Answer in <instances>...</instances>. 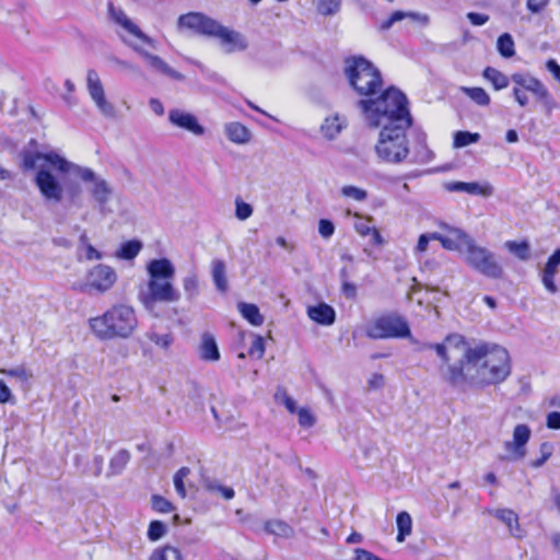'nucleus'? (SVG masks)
Segmentation results:
<instances>
[{
	"instance_id": "1",
	"label": "nucleus",
	"mask_w": 560,
	"mask_h": 560,
	"mask_svg": "<svg viewBox=\"0 0 560 560\" xmlns=\"http://www.w3.org/2000/svg\"><path fill=\"white\" fill-rule=\"evenodd\" d=\"M465 361L474 370V383L478 387L499 385L512 372L508 350L495 343L480 342L466 348Z\"/></svg>"
},
{
	"instance_id": "2",
	"label": "nucleus",
	"mask_w": 560,
	"mask_h": 560,
	"mask_svg": "<svg viewBox=\"0 0 560 560\" xmlns=\"http://www.w3.org/2000/svg\"><path fill=\"white\" fill-rule=\"evenodd\" d=\"M355 105L373 128L396 125L412 126L413 119L408 108V98L396 86L383 90L376 97L360 98Z\"/></svg>"
},
{
	"instance_id": "3",
	"label": "nucleus",
	"mask_w": 560,
	"mask_h": 560,
	"mask_svg": "<svg viewBox=\"0 0 560 560\" xmlns=\"http://www.w3.org/2000/svg\"><path fill=\"white\" fill-rule=\"evenodd\" d=\"M149 276L145 290L139 292V300L145 310L152 312L156 304L174 303L180 293L172 283L175 267L168 258L152 259L147 264Z\"/></svg>"
},
{
	"instance_id": "4",
	"label": "nucleus",
	"mask_w": 560,
	"mask_h": 560,
	"mask_svg": "<svg viewBox=\"0 0 560 560\" xmlns=\"http://www.w3.org/2000/svg\"><path fill=\"white\" fill-rule=\"evenodd\" d=\"M177 27L179 30H190L197 35L220 39L221 44L225 46V52L228 54L243 51L248 46L241 33L223 26L217 20L201 12L182 14L177 20Z\"/></svg>"
},
{
	"instance_id": "5",
	"label": "nucleus",
	"mask_w": 560,
	"mask_h": 560,
	"mask_svg": "<svg viewBox=\"0 0 560 560\" xmlns=\"http://www.w3.org/2000/svg\"><path fill=\"white\" fill-rule=\"evenodd\" d=\"M90 328L100 340L129 338L138 326L135 310L126 304H117L103 315L90 318Z\"/></svg>"
},
{
	"instance_id": "6",
	"label": "nucleus",
	"mask_w": 560,
	"mask_h": 560,
	"mask_svg": "<svg viewBox=\"0 0 560 560\" xmlns=\"http://www.w3.org/2000/svg\"><path fill=\"white\" fill-rule=\"evenodd\" d=\"M345 77L349 86L361 97L376 96L383 88L381 71L364 56H352L345 60Z\"/></svg>"
},
{
	"instance_id": "7",
	"label": "nucleus",
	"mask_w": 560,
	"mask_h": 560,
	"mask_svg": "<svg viewBox=\"0 0 560 560\" xmlns=\"http://www.w3.org/2000/svg\"><path fill=\"white\" fill-rule=\"evenodd\" d=\"M464 246V260L466 265L476 272L489 278L501 279L504 275L503 267L497 260V255L487 247L480 246L465 231L451 229Z\"/></svg>"
},
{
	"instance_id": "8",
	"label": "nucleus",
	"mask_w": 560,
	"mask_h": 560,
	"mask_svg": "<svg viewBox=\"0 0 560 560\" xmlns=\"http://www.w3.org/2000/svg\"><path fill=\"white\" fill-rule=\"evenodd\" d=\"M410 127L405 125L382 127L375 145V152L381 161L390 164H400L407 161L410 148L406 131Z\"/></svg>"
},
{
	"instance_id": "9",
	"label": "nucleus",
	"mask_w": 560,
	"mask_h": 560,
	"mask_svg": "<svg viewBox=\"0 0 560 560\" xmlns=\"http://www.w3.org/2000/svg\"><path fill=\"white\" fill-rule=\"evenodd\" d=\"M34 183L42 197L48 202L59 203L63 198L65 191L69 200L75 202L82 194V188L78 183H68L65 188L61 182L45 167H40L37 171Z\"/></svg>"
},
{
	"instance_id": "10",
	"label": "nucleus",
	"mask_w": 560,
	"mask_h": 560,
	"mask_svg": "<svg viewBox=\"0 0 560 560\" xmlns=\"http://www.w3.org/2000/svg\"><path fill=\"white\" fill-rule=\"evenodd\" d=\"M370 339L406 338L410 336L407 320L396 314L383 315L376 318L365 329Z\"/></svg>"
},
{
	"instance_id": "11",
	"label": "nucleus",
	"mask_w": 560,
	"mask_h": 560,
	"mask_svg": "<svg viewBox=\"0 0 560 560\" xmlns=\"http://www.w3.org/2000/svg\"><path fill=\"white\" fill-rule=\"evenodd\" d=\"M67 174H71L84 183H92L93 187L90 192L101 207L110 200L114 192L112 186L104 178L97 176L92 168L70 162Z\"/></svg>"
},
{
	"instance_id": "12",
	"label": "nucleus",
	"mask_w": 560,
	"mask_h": 560,
	"mask_svg": "<svg viewBox=\"0 0 560 560\" xmlns=\"http://www.w3.org/2000/svg\"><path fill=\"white\" fill-rule=\"evenodd\" d=\"M86 88L91 98L102 115L107 118H114L116 116L115 106L106 100L103 83L97 72L93 69L88 71Z\"/></svg>"
},
{
	"instance_id": "13",
	"label": "nucleus",
	"mask_w": 560,
	"mask_h": 560,
	"mask_svg": "<svg viewBox=\"0 0 560 560\" xmlns=\"http://www.w3.org/2000/svg\"><path fill=\"white\" fill-rule=\"evenodd\" d=\"M440 372L443 381L452 387H460L464 384L475 386L474 370H470L469 363H466L465 354L458 362L441 366Z\"/></svg>"
},
{
	"instance_id": "14",
	"label": "nucleus",
	"mask_w": 560,
	"mask_h": 560,
	"mask_svg": "<svg viewBox=\"0 0 560 560\" xmlns=\"http://www.w3.org/2000/svg\"><path fill=\"white\" fill-rule=\"evenodd\" d=\"M39 160L46 161L49 165H51L56 171L61 174H67L69 171L70 161L59 155L55 151H50L47 153L43 152H31L24 151L22 152V167L24 171L35 170L37 162Z\"/></svg>"
},
{
	"instance_id": "15",
	"label": "nucleus",
	"mask_w": 560,
	"mask_h": 560,
	"mask_svg": "<svg viewBox=\"0 0 560 560\" xmlns=\"http://www.w3.org/2000/svg\"><path fill=\"white\" fill-rule=\"evenodd\" d=\"M116 281L117 273L115 269L108 265L98 264L89 271L85 287L98 293H105L114 287Z\"/></svg>"
},
{
	"instance_id": "16",
	"label": "nucleus",
	"mask_w": 560,
	"mask_h": 560,
	"mask_svg": "<svg viewBox=\"0 0 560 560\" xmlns=\"http://www.w3.org/2000/svg\"><path fill=\"white\" fill-rule=\"evenodd\" d=\"M511 80L518 88L532 92L536 97L541 101L549 109L552 105V98L548 89L541 83L540 80L534 77L525 75L523 73H513Z\"/></svg>"
},
{
	"instance_id": "17",
	"label": "nucleus",
	"mask_w": 560,
	"mask_h": 560,
	"mask_svg": "<svg viewBox=\"0 0 560 560\" xmlns=\"http://www.w3.org/2000/svg\"><path fill=\"white\" fill-rule=\"evenodd\" d=\"M108 13L110 19L120 25L126 32H128L130 35L137 37L138 39L142 40L143 43L148 44L150 47L155 48L156 42L144 34L138 25H136L121 10L120 8H115L112 2L108 3Z\"/></svg>"
},
{
	"instance_id": "18",
	"label": "nucleus",
	"mask_w": 560,
	"mask_h": 560,
	"mask_svg": "<svg viewBox=\"0 0 560 560\" xmlns=\"http://www.w3.org/2000/svg\"><path fill=\"white\" fill-rule=\"evenodd\" d=\"M168 120L173 126L189 131L195 136H202L205 133V128L199 124L194 114L174 108L168 112Z\"/></svg>"
},
{
	"instance_id": "19",
	"label": "nucleus",
	"mask_w": 560,
	"mask_h": 560,
	"mask_svg": "<svg viewBox=\"0 0 560 560\" xmlns=\"http://www.w3.org/2000/svg\"><path fill=\"white\" fill-rule=\"evenodd\" d=\"M530 438L527 424H517L513 430V441H506L504 447L513 454V459H522L526 455V444Z\"/></svg>"
},
{
	"instance_id": "20",
	"label": "nucleus",
	"mask_w": 560,
	"mask_h": 560,
	"mask_svg": "<svg viewBox=\"0 0 560 560\" xmlns=\"http://www.w3.org/2000/svg\"><path fill=\"white\" fill-rule=\"evenodd\" d=\"M122 40L128 44L130 47H132L133 50H136L137 52H139L144 59L145 61L148 62V65L150 67H152L153 69H155L156 71H159L160 73L164 74V75H167L174 80H177V81H182L184 80V75L174 70L173 68H171L162 58H160L159 56L156 55H152L145 50H143L142 48H140L139 46L137 45H133L132 43L128 42L127 39H125L122 37Z\"/></svg>"
},
{
	"instance_id": "21",
	"label": "nucleus",
	"mask_w": 560,
	"mask_h": 560,
	"mask_svg": "<svg viewBox=\"0 0 560 560\" xmlns=\"http://www.w3.org/2000/svg\"><path fill=\"white\" fill-rule=\"evenodd\" d=\"M415 141L411 158L408 162L412 164L431 162L434 159V152L428 147L427 135L423 131H418Z\"/></svg>"
},
{
	"instance_id": "22",
	"label": "nucleus",
	"mask_w": 560,
	"mask_h": 560,
	"mask_svg": "<svg viewBox=\"0 0 560 560\" xmlns=\"http://www.w3.org/2000/svg\"><path fill=\"white\" fill-rule=\"evenodd\" d=\"M307 315L312 320L324 326H330L336 320V312L334 307L326 303L308 306Z\"/></svg>"
},
{
	"instance_id": "23",
	"label": "nucleus",
	"mask_w": 560,
	"mask_h": 560,
	"mask_svg": "<svg viewBox=\"0 0 560 560\" xmlns=\"http://www.w3.org/2000/svg\"><path fill=\"white\" fill-rule=\"evenodd\" d=\"M444 188L451 192H467L469 195L490 196L492 194V188L490 186L481 187L475 182H448L444 184Z\"/></svg>"
},
{
	"instance_id": "24",
	"label": "nucleus",
	"mask_w": 560,
	"mask_h": 560,
	"mask_svg": "<svg viewBox=\"0 0 560 560\" xmlns=\"http://www.w3.org/2000/svg\"><path fill=\"white\" fill-rule=\"evenodd\" d=\"M199 357L203 361L215 362L220 360V351L212 334L203 332L199 346Z\"/></svg>"
},
{
	"instance_id": "25",
	"label": "nucleus",
	"mask_w": 560,
	"mask_h": 560,
	"mask_svg": "<svg viewBox=\"0 0 560 560\" xmlns=\"http://www.w3.org/2000/svg\"><path fill=\"white\" fill-rule=\"evenodd\" d=\"M494 516L506 525L512 536L516 538H521L523 536V532L518 524V516L514 511L510 509H499L494 512Z\"/></svg>"
},
{
	"instance_id": "26",
	"label": "nucleus",
	"mask_w": 560,
	"mask_h": 560,
	"mask_svg": "<svg viewBox=\"0 0 560 560\" xmlns=\"http://www.w3.org/2000/svg\"><path fill=\"white\" fill-rule=\"evenodd\" d=\"M211 277L215 289L220 293H226L229 290V282L226 279V266L221 259H214L211 264Z\"/></svg>"
},
{
	"instance_id": "27",
	"label": "nucleus",
	"mask_w": 560,
	"mask_h": 560,
	"mask_svg": "<svg viewBox=\"0 0 560 560\" xmlns=\"http://www.w3.org/2000/svg\"><path fill=\"white\" fill-rule=\"evenodd\" d=\"M130 458H131V454L128 450H125V448L119 450L109 459L108 471H107L106 476L109 478L112 476L120 475L124 471V469L127 467Z\"/></svg>"
},
{
	"instance_id": "28",
	"label": "nucleus",
	"mask_w": 560,
	"mask_h": 560,
	"mask_svg": "<svg viewBox=\"0 0 560 560\" xmlns=\"http://www.w3.org/2000/svg\"><path fill=\"white\" fill-rule=\"evenodd\" d=\"M226 137L234 143H247L250 140V131L241 122H230L225 126Z\"/></svg>"
},
{
	"instance_id": "29",
	"label": "nucleus",
	"mask_w": 560,
	"mask_h": 560,
	"mask_svg": "<svg viewBox=\"0 0 560 560\" xmlns=\"http://www.w3.org/2000/svg\"><path fill=\"white\" fill-rule=\"evenodd\" d=\"M237 308L242 316L253 326H260L264 323V316L260 314L257 305L252 303L241 302Z\"/></svg>"
},
{
	"instance_id": "30",
	"label": "nucleus",
	"mask_w": 560,
	"mask_h": 560,
	"mask_svg": "<svg viewBox=\"0 0 560 560\" xmlns=\"http://www.w3.org/2000/svg\"><path fill=\"white\" fill-rule=\"evenodd\" d=\"M343 128L345 122L338 115H335L334 117H328L324 120L320 126V131L325 138L332 140L341 132Z\"/></svg>"
},
{
	"instance_id": "31",
	"label": "nucleus",
	"mask_w": 560,
	"mask_h": 560,
	"mask_svg": "<svg viewBox=\"0 0 560 560\" xmlns=\"http://www.w3.org/2000/svg\"><path fill=\"white\" fill-rule=\"evenodd\" d=\"M396 524L398 529L396 540L402 542L406 537L411 534L412 520L410 514L406 511L399 512L396 516Z\"/></svg>"
},
{
	"instance_id": "32",
	"label": "nucleus",
	"mask_w": 560,
	"mask_h": 560,
	"mask_svg": "<svg viewBox=\"0 0 560 560\" xmlns=\"http://www.w3.org/2000/svg\"><path fill=\"white\" fill-rule=\"evenodd\" d=\"M482 75L485 79L492 83L494 90L497 91L503 90L509 86L510 79L504 73H502L501 71L493 67H487L483 70Z\"/></svg>"
},
{
	"instance_id": "33",
	"label": "nucleus",
	"mask_w": 560,
	"mask_h": 560,
	"mask_svg": "<svg viewBox=\"0 0 560 560\" xmlns=\"http://www.w3.org/2000/svg\"><path fill=\"white\" fill-rule=\"evenodd\" d=\"M142 243L140 241H127L120 245L116 252V256L120 259L131 260L140 253Z\"/></svg>"
},
{
	"instance_id": "34",
	"label": "nucleus",
	"mask_w": 560,
	"mask_h": 560,
	"mask_svg": "<svg viewBox=\"0 0 560 560\" xmlns=\"http://www.w3.org/2000/svg\"><path fill=\"white\" fill-rule=\"evenodd\" d=\"M460 91L479 106H488L490 104V96L482 88L462 86Z\"/></svg>"
},
{
	"instance_id": "35",
	"label": "nucleus",
	"mask_w": 560,
	"mask_h": 560,
	"mask_svg": "<svg viewBox=\"0 0 560 560\" xmlns=\"http://www.w3.org/2000/svg\"><path fill=\"white\" fill-rule=\"evenodd\" d=\"M497 49L503 58H511L515 55V45L511 34L503 33L498 37Z\"/></svg>"
},
{
	"instance_id": "36",
	"label": "nucleus",
	"mask_w": 560,
	"mask_h": 560,
	"mask_svg": "<svg viewBox=\"0 0 560 560\" xmlns=\"http://www.w3.org/2000/svg\"><path fill=\"white\" fill-rule=\"evenodd\" d=\"M264 528L267 533L281 537H289L292 533V527L280 520L267 521L264 525Z\"/></svg>"
},
{
	"instance_id": "37",
	"label": "nucleus",
	"mask_w": 560,
	"mask_h": 560,
	"mask_svg": "<svg viewBox=\"0 0 560 560\" xmlns=\"http://www.w3.org/2000/svg\"><path fill=\"white\" fill-rule=\"evenodd\" d=\"M149 560H183L180 551L170 545L155 549Z\"/></svg>"
},
{
	"instance_id": "38",
	"label": "nucleus",
	"mask_w": 560,
	"mask_h": 560,
	"mask_svg": "<svg viewBox=\"0 0 560 560\" xmlns=\"http://www.w3.org/2000/svg\"><path fill=\"white\" fill-rule=\"evenodd\" d=\"M183 289L189 301L199 294V280L196 272L191 271L183 279Z\"/></svg>"
},
{
	"instance_id": "39",
	"label": "nucleus",
	"mask_w": 560,
	"mask_h": 560,
	"mask_svg": "<svg viewBox=\"0 0 560 560\" xmlns=\"http://www.w3.org/2000/svg\"><path fill=\"white\" fill-rule=\"evenodd\" d=\"M505 247L521 260H527L530 256V246L526 241H508Z\"/></svg>"
},
{
	"instance_id": "40",
	"label": "nucleus",
	"mask_w": 560,
	"mask_h": 560,
	"mask_svg": "<svg viewBox=\"0 0 560 560\" xmlns=\"http://www.w3.org/2000/svg\"><path fill=\"white\" fill-rule=\"evenodd\" d=\"M480 139V135L478 132L470 131H456L454 135V147L455 148H464L471 143L478 142Z\"/></svg>"
},
{
	"instance_id": "41",
	"label": "nucleus",
	"mask_w": 560,
	"mask_h": 560,
	"mask_svg": "<svg viewBox=\"0 0 560 560\" xmlns=\"http://www.w3.org/2000/svg\"><path fill=\"white\" fill-rule=\"evenodd\" d=\"M167 533V526L162 521H151L148 528V538L151 541L160 540Z\"/></svg>"
},
{
	"instance_id": "42",
	"label": "nucleus",
	"mask_w": 560,
	"mask_h": 560,
	"mask_svg": "<svg viewBox=\"0 0 560 560\" xmlns=\"http://www.w3.org/2000/svg\"><path fill=\"white\" fill-rule=\"evenodd\" d=\"M151 506L159 513H168L175 510L172 502L160 494H153L151 497Z\"/></svg>"
},
{
	"instance_id": "43",
	"label": "nucleus",
	"mask_w": 560,
	"mask_h": 560,
	"mask_svg": "<svg viewBox=\"0 0 560 560\" xmlns=\"http://www.w3.org/2000/svg\"><path fill=\"white\" fill-rule=\"evenodd\" d=\"M341 0H318L317 11L323 15H332L340 10Z\"/></svg>"
},
{
	"instance_id": "44",
	"label": "nucleus",
	"mask_w": 560,
	"mask_h": 560,
	"mask_svg": "<svg viewBox=\"0 0 560 560\" xmlns=\"http://www.w3.org/2000/svg\"><path fill=\"white\" fill-rule=\"evenodd\" d=\"M341 195L346 198H351L355 201H364L368 198V191L352 185H346L340 190Z\"/></svg>"
},
{
	"instance_id": "45",
	"label": "nucleus",
	"mask_w": 560,
	"mask_h": 560,
	"mask_svg": "<svg viewBox=\"0 0 560 560\" xmlns=\"http://www.w3.org/2000/svg\"><path fill=\"white\" fill-rule=\"evenodd\" d=\"M253 214V207L243 201L242 199H236L235 201V215L238 220H246Z\"/></svg>"
},
{
	"instance_id": "46",
	"label": "nucleus",
	"mask_w": 560,
	"mask_h": 560,
	"mask_svg": "<svg viewBox=\"0 0 560 560\" xmlns=\"http://www.w3.org/2000/svg\"><path fill=\"white\" fill-rule=\"evenodd\" d=\"M540 453L541 455H539V458L533 460L530 463V466L533 468H539L541 467L551 456L552 454V446L551 444L545 442L540 445Z\"/></svg>"
},
{
	"instance_id": "47",
	"label": "nucleus",
	"mask_w": 560,
	"mask_h": 560,
	"mask_svg": "<svg viewBox=\"0 0 560 560\" xmlns=\"http://www.w3.org/2000/svg\"><path fill=\"white\" fill-rule=\"evenodd\" d=\"M406 19V12L405 11H394L390 16L383 21L380 25V31L385 32L388 31L396 22L402 21Z\"/></svg>"
},
{
	"instance_id": "48",
	"label": "nucleus",
	"mask_w": 560,
	"mask_h": 560,
	"mask_svg": "<svg viewBox=\"0 0 560 560\" xmlns=\"http://www.w3.org/2000/svg\"><path fill=\"white\" fill-rule=\"evenodd\" d=\"M0 373L7 376L20 378L22 381H27L32 376L22 365L14 369H0Z\"/></svg>"
},
{
	"instance_id": "49",
	"label": "nucleus",
	"mask_w": 560,
	"mask_h": 560,
	"mask_svg": "<svg viewBox=\"0 0 560 560\" xmlns=\"http://www.w3.org/2000/svg\"><path fill=\"white\" fill-rule=\"evenodd\" d=\"M248 353H249V355L256 357L257 359L262 358V355L265 353V341H264L262 337L255 336V338L250 345Z\"/></svg>"
},
{
	"instance_id": "50",
	"label": "nucleus",
	"mask_w": 560,
	"mask_h": 560,
	"mask_svg": "<svg viewBox=\"0 0 560 560\" xmlns=\"http://www.w3.org/2000/svg\"><path fill=\"white\" fill-rule=\"evenodd\" d=\"M299 424L303 428H311L315 424V417L306 408H300L298 411Z\"/></svg>"
},
{
	"instance_id": "51",
	"label": "nucleus",
	"mask_w": 560,
	"mask_h": 560,
	"mask_svg": "<svg viewBox=\"0 0 560 560\" xmlns=\"http://www.w3.org/2000/svg\"><path fill=\"white\" fill-rule=\"evenodd\" d=\"M318 232L323 238H330L335 232L332 221L328 219H320L318 222Z\"/></svg>"
},
{
	"instance_id": "52",
	"label": "nucleus",
	"mask_w": 560,
	"mask_h": 560,
	"mask_svg": "<svg viewBox=\"0 0 560 560\" xmlns=\"http://www.w3.org/2000/svg\"><path fill=\"white\" fill-rule=\"evenodd\" d=\"M555 275H556V272L544 269L542 278H541L544 287L546 288L547 291H549L552 294H555L558 291V288L553 280Z\"/></svg>"
},
{
	"instance_id": "53",
	"label": "nucleus",
	"mask_w": 560,
	"mask_h": 560,
	"mask_svg": "<svg viewBox=\"0 0 560 560\" xmlns=\"http://www.w3.org/2000/svg\"><path fill=\"white\" fill-rule=\"evenodd\" d=\"M341 292L348 300H354L357 298V287L349 280L341 282Z\"/></svg>"
},
{
	"instance_id": "54",
	"label": "nucleus",
	"mask_w": 560,
	"mask_h": 560,
	"mask_svg": "<svg viewBox=\"0 0 560 560\" xmlns=\"http://www.w3.org/2000/svg\"><path fill=\"white\" fill-rule=\"evenodd\" d=\"M468 21L475 26H481L489 21V15L478 12H468Z\"/></svg>"
},
{
	"instance_id": "55",
	"label": "nucleus",
	"mask_w": 560,
	"mask_h": 560,
	"mask_svg": "<svg viewBox=\"0 0 560 560\" xmlns=\"http://www.w3.org/2000/svg\"><path fill=\"white\" fill-rule=\"evenodd\" d=\"M422 349H434L438 353V355L443 360V362L445 363V365L448 363L450 361V358L446 353V348L443 343H435V345H432V343H425Z\"/></svg>"
},
{
	"instance_id": "56",
	"label": "nucleus",
	"mask_w": 560,
	"mask_h": 560,
	"mask_svg": "<svg viewBox=\"0 0 560 560\" xmlns=\"http://www.w3.org/2000/svg\"><path fill=\"white\" fill-rule=\"evenodd\" d=\"M560 265V248L556 249L548 258L545 269L557 272Z\"/></svg>"
},
{
	"instance_id": "57",
	"label": "nucleus",
	"mask_w": 560,
	"mask_h": 560,
	"mask_svg": "<svg viewBox=\"0 0 560 560\" xmlns=\"http://www.w3.org/2000/svg\"><path fill=\"white\" fill-rule=\"evenodd\" d=\"M406 19L411 20L412 22L419 23L422 26H427L430 22V18L428 14L419 13V12H406Z\"/></svg>"
},
{
	"instance_id": "58",
	"label": "nucleus",
	"mask_w": 560,
	"mask_h": 560,
	"mask_svg": "<svg viewBox=\"0 0 560 560\" xmlns=\"http://www.w3.org/2000/svg\"><path fill=\"white\" fill-rule=\"evenodd\" d=\"M546 425L548 429L559 430L560 429V412L559 411L549 412L547 415Z\"/></svg>"
},
{
	"instance_id": "59",
	"label": "nucleus",
	"mask_w": 560,
	"mask_h": 560,
	"mask_svg": "<svg viewBox=\"0 0 560 560\" xmlns=\"http://www.w3.org/2000/svg\"><path fill=\"white\" fill-rule=\"evenodd\" d=\"M549 3V0H527L526 7L532 13L541 12Z\"/></svg>"
},
{
	"instance_id": "60",
	"label": "nucleus",
	"mask_w": 560,
	"mask_h": 560,
	"mask_svg": "<svg viewBox=\"0 0 560 560\" xmlns=\"http://www.w3.org/2000/svg\"><path fill=\"white\" fill-rule=\"evenodd\" d=\"M512 93H513L515 101L517 102V104L520 106L525 107L528 104V96L526 95L525 90L515 85L513 88Z\"/></svg>"
},
{
	"instance_id": "61",
	"label": "nucleus",
	"mask_w": 560,
	"mask_h": 560,
	"mask_svg": "<svg viewBox=\"0 0 560 560\" xmlns=\"http://www.w3.org/2000/svg\"><path fill=\"white\" fill-rule=\"evenodd\" d=\"M13 399L11 389L0 380V404L9 402Z\"/></svg>"
},
{
	"instance_id": "62",
	"label": "nucleus",
	"mask_w": 560,
	"mask_h": 560,
	"mask_svg": "<svg viewBox=\"0 0 560 560\" xmlns=\"http://www.w3.org/2000/svg\"><path fill=\"white\" fill-rule=\"evenodd\" d=\"M457 241H459L457 237H456V240H454L451 237L443 236V238L441 240V244H442L443 248H445L447 250H459L463 253L464 248L459 247V245L457 244Z\"/></svg>"
},
{
	"instance_id": "63",
	"label": "nucleus",
	"mask_w": 560,
	"mask_h": 560,
	"mask_svg": "<svg viewBox=\"0 0 560 560\" xmlns=\"http://www.w3.org/2000/svg\"><path fill=\"white\" fill-rule=\"evenodd\" d=\"M152 341H154L158 346L166 349L173 341V338L171 335H154V337L151 338Z\"/></svg>"
},
{
	"instance_id": "64",
	"label": "nucleus",
	"mask_w": 560,
	"mask_h": 560,
	"mask_svg": "<svg viewBox=\"0 0 560 560\" xmlns=\"http://www.w3.org/2000/svg\"><path fill=\"white\" fill-rule=\"evenodd\" d=\"M546 68L560 82V65L555 59H549L546 62Z\"/></svg>"
}]
</instances>
